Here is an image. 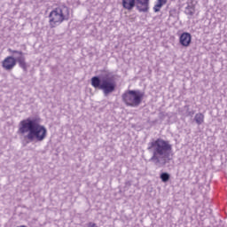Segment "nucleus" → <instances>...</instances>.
Segmentation results:
<instances>
[{"mask_svg":"<svg viewBox=\"0 0 227 227\" xmlns=\"http://www.w3.org/2000/svg\"><path fill=\"white\" fill-rule=\"evenodd\" d=\"M18 132L21 136H25L24 138L27 139L29 143H33V141L42 143L47 137V128L40 124V119L36 118H27L20 121Z\"/></svg>","mask_w":227,"mask_h":227,"instance_id":"obj_1","label":"nucleus"},{"mask_svg":"<svg viewBox=\"0 0 227 227\" xmlns=\"http://www.w3.org/2000/svg\"><path fill=\"white\" fill-rule=\"evenodd\" d=\"M147 150L152 153L150 161L153 162L155 166L162 168L168 164V160L173 153V145L169 144V141L157 138L147 144Z\"/></svg>","mask_w":227,"mask_h":227,"instance_id":"obj_2","label":"nucleus"},{"mask_svg":"<svg viewBox=\"0 0 227 227\" xmlns=\"http://www.w3.org/2000/svg\"><path fill=\"white\" fill-rule=\"evenodd\" d=\"M50 27H58L63 22L70 20V9L66 5L53 9L49 14Z\"/></svg>","mask_w":227,"mask_h":227,"instance_id":"obj_3","label":"nucleus"},{"mask_svg":"<svg viewBox=\"0 0 227 227\" xmlns=\"http://www.w3.org/2000/svg\"><path fill=\"white\" fill-rule=\"evenodd\" d=\"M91 85L93 88L102 90L105 97L111 95L116 90V82L111 77L100 79L98 76H94L91 78Z\"/></svg>","mask_w":227,"mask_h":227,"instance_id":"obj_4","label":"nucleus"},{"mask_svg":"<svg viewBox=\"0 0 227 227\" xmlns=\"http://www.w3.org/2000/svg\"><path fill=\"white\" fill-rule=\"evenodd\" d=\"M145 98V92L137 90H127L121 95L122 102L129 107H139Z\"/></svg>","mask_w":227,"mask_h":227,"instance_id":"obj_5","label":"nucleus"},{"mask_svg":"<svg viewBox=\"0 0 227 227\" xmlns=\"http://www.w3.org/2000/svg\"><path fill=\"white\" fill-rule=\"evenodd\" d=\"M140 13H148L150 11V0H122V6L125 10H132L136 6Z\"/></svg>","mask_w":227,"mask_h":227,"instance_id":"obj_6","label":"nucleus"},{"mask_svg":"<svg viewBox=\"0 0 227 227\" xmlns=\"http://www.w3.org/2000/svg\"><path fill=\"white\" fill-rule=\"evenodd\" d=\"M8 52L10 54H17L18 57H16V63H19V66L24 72H27V64H26V57H24V52L20 51L12 50V48L8 49Z\"/></svg>","mask_w":227,"mask_h":227,"instance_id":"obj_7","label":"nucleus"},{"mask_svg":"<svg viewBox=\"0 0 227 227\" xmlns=\"http://www.w3.org/2000/svg\"><path fill=\"white\" fill-rule=\"evenodd\" d=\"M16 65L17 58H14L13 56L6 57L2 62V67L4 70H6L7 72H12V69L15 68Z\"/></svg>","mask_w":227,"mask_h":227,"instance_id":"obj_8","label":"nucleus"},{"mask_svg":"<svg viewBox=\"0 0 227 227\" xmlns=\"http://www.w3.org/2000/svg\"><path fill=\"white\" fill-rule=\"evenodd\" d=\"M192 37L187 32H184L179 37V43L183 47H189L191 45V42Z\"/></svg>","mask_w":227,"mask_h":227,"instance_id":"obj_9","label":"nucleus"},{"mask_svg":"<svg viewBox=\"0 0 227 227\" xmlns=\"http://www.w3.org/2000/svg\"><path fill=\"white\" fill-rule=\"evenodd\" d=\"M167 3L168 0H157L155 5L153 6V12L155 13L160 12V8H162Z\"/></svg>","mask_w":227,"mask_h":227,"instance_id":"obj_10","label":"nucleus"},{"mask_svg":"<svg viewBox=\"0 0 227 227\" xmlns=\"http://www.w3.org/2000/svg\"><path fill=\"white\" fill-rule=\"evenodd\" d=\"M194 121L197 125H203L205 122V115L201 113L196 114L194 116Z\"/></svg>","mask_w":227,"mask_h":227,"instance_id":"obj_11","label":"nucleus"},{"mask_svg":"<svg viewBox=\"0 0 227 227\" xmlns=\"http://www.w3.org/2000/svg\"><path fill=\"white\" fill-rule=\"evenodd\" d=\"M160 178L162 182H169V178H171V176L168 174V172H163L160 174Z\"/></svg>","mask_w":227,"mask_h":227,"instance_id":"obj_12","label":"nucleus"},{"mask_svg":"<svg viewBox=\"0 0 227 227\" xmlns=\"http://www.w3.org/2000/svg\"><path fill=\"white\" fill-rule=\"evenodd\" d=\"M194 12H195V10H194L193 5H188L184 10V13L186 15H192H192H194Z\"/></svg>","mask_w":227,"mask_h":227,"instance_id":"obj_13","label":"nucleus"},{"mask_svg":"<svg viewBox=\"0 0 227 227\" xmlns=\"http://www.w3.org/2000/svg\"><path fill=\"white\" fill-rule=\"evenodd\" d=\"M126 185H132V184L130 183V181H128V182L126 183Z\"/></svg>","mask_w":227,"mask_h":227,"instance_id":"obj_14","label":"nucleus"}]
</instances>
